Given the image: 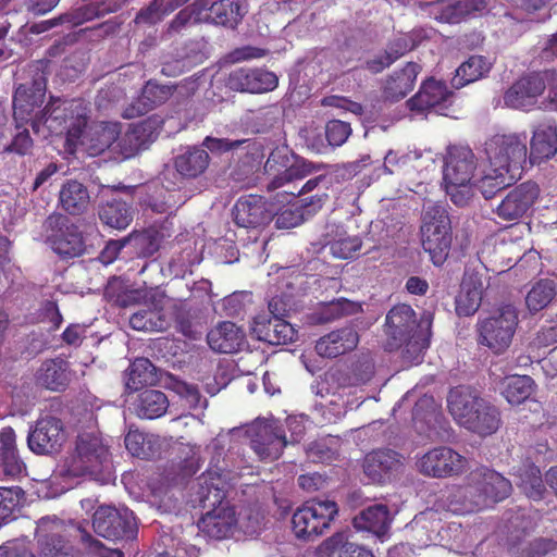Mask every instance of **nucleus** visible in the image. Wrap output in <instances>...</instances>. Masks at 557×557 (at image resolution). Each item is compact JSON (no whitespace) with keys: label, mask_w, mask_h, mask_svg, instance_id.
Segmentation results:
<instances>
[{"label":"nucleus","mask_w":557,"mask_h":557,"mask_svg":"<svg viewBox=\"0 0 557 557\" xmlns=\"http://www.w3.org/2000/svg\"><path fill=\"white\" fill-rule=\"evenodd\" d=\"M48 61L36 60L28 64L32 82L20 84L13 95V119L16 134L7 151L25 156L30 152L34 143L25 124L30 122L34 133L38 134L41 126L47 127L50 134L66 133V143L76 146L83 136L89 121L90 109L82 99L62 101L51 97L50 101L40 112L34 114L45 101L47 89Z\"/></svg>","instance_id":"obj_1"},{"label":"nucleus","mask_w":557,"mask_h":557,"mask_svg":"<svg viewBox=\"0 0 557 557\" xmlns=\"http://www.w3.org/2000/svg\"><path fill=\"white\" fill-rule=\"evenodd\" d=\"M197 500L203 508H212L198 522L199 530L215 540L226 539L236 525L234 508L222 506L226 497L225 480L215 470H207L198 478Z\"/></svg>","instance_id":"obj_2"},{"label":"nucleus","mask_w":557,"mask_h":557,"mask_svg":"<svg viewBox=\"0 0 557 557\" xmlns=\"http://www.w3.org/2000/svg\"><path fill=\"white\" fill-rule=\"evenodd\" d=\"M432 320L430 313H424L417 321L416 312L409 305L394 306L385 319L386 349L392 351L404 345L418 351L426 349L432 335Z\"/></svg>","instance_id":"obj_3"},{"label":"nucleus","mask_w":557,"mask_h":557,"mask_svg":"<svg viewBox=\"0 0 557 557\" xmlns=\"http://www.w3.org/2000/svg\"><path fill=\"white\" fill-rule=\"evenodd\" d=\"M45 244L61 259L87 253L86 238L79 225L61 212L50 213L41 225Z\"/></svg>","instance_id":"obj_4"},{"label":"nucleus","mask_w":557,"mask_h":557,"mask_svg":"<svg viewBox=\"0 0 557 557\" xmlns=\"http://www.w3.org/2000/svg\"><path fill=\"white\" fill-rule=\"evenodd\" d=\"M111 463V453L103 438L95 433L79 434L74 451L66 458V472L72 476L98 475Z\"/></svg>","instance_id":"obj_5"},{"label":"nucleus","mask_w":557,"mask_h":557,"mask_svg":"<svg viewBox=\"0 0 557 557\" xmlns=\"http://www.w3.org/2000/svg\"><path fill=\"white\" fill-rule=\"evenodd\" d=\"M484 146L493 171H504L511 178H520L528 157L527 136L496 134Z\"/></svg>","instance_id":"obj_6"},{"label":"nucleus","mask_w":557,"mask_h":557,"mask_svg":"<svg viewBox=\"0 0 557 557\" xmlns=\"http://www.w3.org/2000/svg\"><path fill=\"white\" fill-rule=\"evenodd\" d=\"M338 513L334 500L312 498L298 507L292 517V530L299 540L311 541L330 529Z\"/></svg>","instance_id":"obj_7"},{"label":"nucleus","mask_w":557,"mask_h":557,"mask_svg":"<svg viewBox=\"0 0 557 557\" xmlns=\"http://www.w3.org/2000/svg\"><path fill=\"white\" fill-rule=\"evenodd\" d=\"M517 326V310L511 305H504L478 321V342L494 354H502L510 346Z\"/></svg>","instance_id":"obj_8"},{"label":"nucleus","mask_w":557,"mask_h":557,"mask_svg":"<svg viewBox=\"0 0 557 557\" xmlns=\"http://www.w3.org/2000/svg\"><path fill=\"white\" fill-rule=\"evenodd\" d=\"M264 172L272 175L267 189L274 191L285 184L302 180L314 171L312 163L298 158L287 145L276 146L264 163Z\"/></svg>","instance_id":"obj_9"},{"label":"nucleus","mask_w":557,"mask_h":557,"mask_svg":"<svg viewBox=\"0 0 557 557\" xmlns=\"http://www.w3.org/2000/svg\"><path fill=\"white\" fill-rule=\"evenodd\" d=\"M95 532L103 539L132 540L137 535V523L132 510L126 507L99 506L92 516Z\"/></svg>","instance_id":"obj_10"},{"label":"nucleus","mask_w":557,"mask_h":557,"mask_svg":"<svg viewBox=\"0 0 557 557\" xmlns=\"http://www.w3.org/2000/svg\"><path fill=\"white\" fill-rule=\"evenodd\" d=\"M467 482L466 493L478 494V500L474 502L471 510H480L487 499L494 503L500 502L511 493L510 481L484 466L472 470L467 476Z\"/></svg>","instance_id":"obj_11"},{"label":"nucleus","mask_w":557,"mask_h":557,"mask_svg":"<svg viewBox=\"0 0 557 557\" xmlns=\"http://www.w3.org/2000/svg\"><path fill=\"white\" fill-rule=\"evenodd\" d=\"M416 465L421 474L443 479L461 474L468 460L450 447L438 446L424 453Z\"/></svg>","instance_id":"obj_12"},{"label":"nucleus","mask_w":557,"mask_h":557,"mask_svg":"<svg viewBox=\"0 0 557 557\" xmlns=\"http://www.w3.org/2000/svg\"><path fill=\"white\" fill-rule=\"evenodd\" d=\"M539 197V185L532 181L523 182L507 193L495 213L504 221L519 220L528 214Z\"/></svg>","instance_id":"obj_13"},{"label":"nucleus","mask_w":557,"mask_h":557,"mask_svg":"<svg viewBox=\"0 0 557 557\" xmlns=\"http://www.w3.org/2000/svg\"><path fill=\"white\" fill-rule=\"evenodd\" d=\"M65 442L63 422L51 416L37 420L35 428L27 436V444L32 451L38 455L58 453Z\"/></svg>","instance_id":"obj_14"},{"label":"nucleus","mask_w":557,"mask_h":557,"mask_svg":"<svg viewBox=\"0 0 557 557\" xmlns=\"http://www.w3.org/2000/svg\"><path fill=\"white\" fill-rule=\"evenodd\" d=\"M277 85L276 74L263 67H238L233 70L226 79V86L231 90L248 94L269 92Z\"/></svg>","instance_id":"obj_15"},{"label":"nucleus","mask_w":557,"mask_h":557,"mask_svg":"<svg viewBox=\"0 0 557 557\" xmlns=\"http://www.w3.org/2000/svg\"><path fill=\"white\" fill-rule=\"evenodd\" d=\"M36 539L38 557H69L66 527L62 520L42 517L37 523Z\"/></svg>","instance_id":"obj_16"},{"label":"nucleus","mask_w":557,"mask_h":557,"mask_svg":"<svg viewBox=\"0 0 557 557\" xmlns=\"http://www.w3.org/2000/svg\"><path fill=\"white\" fill-rule=\"evenodd\" d=\"M555 72L531 73L515 82L505 92L504 102L512 109H523L534 102L546 88V81L554 78Z\"/></svg>","instance_id":"obj_17"},{"label":"nucleus","mask_w":557,"mask_h":557,"mask_svg":"<svg viewBox=\"0 0 557 557\" xmlns=\"http://www.w3.org/2000/svg\"><path fill=\"white\" fill-rule=\"evenodd\" d=\"M487 8L485 0H436L424 9L441 23L458 24L469 16L482 13Z\"/></svg>","instance_id":"obj_18"},{"label":"nucleus","mask_w":557,"mask_h":557,"mask_svg":"<svg viewBox=\"0 0 557 557\" xmlns=\"http://www.w3.org/2000/svg\"><path fill=\"white\" fill-rule=\"evenodd\" d=\"M251 448L261 460H276L287 444L284 431L271 422H258L251 429Z\"/></svg>","instance_id":"obj_19"},{"label":"nucleus","mask_w":557,"mask_h":557,"mask_svg":"<svg viewBox=\"0 0 557 557\" xmlns=\"http://www.w3.org/2000/svg\"><path fill=\"white\" fill-rule=\"evenodd\" d=\"M232 214L234 222L246 228L267 225L273 219V211L267 199L259 195H246L238 198Z\"/></svg>","instance_id":"obj_20"},{"label":"nucleus","mask_w":557,"mask_h":557,"mask_svg":"<svg viewBox=\"0 0 557 557\" xmlns=\"http://www.w3.org/2000/svg\"><path fill=\"white\" fill-rule=\"evenodd\" d=\"M453 99L454 92L445 83L430 78L408 102L414 111L423 112L433 109L442 115H448Z\"/></svg>","instance_id":"obj_21"},{"label":"nucleus","mask_w":557,"mask_h":557,"mask_svg":"<svg viewBox=\"0 0 557 557\" xmlns=\"http://www.w3.org/2000/svg\"><path fill=\"white\" fill-rule=\"evenodd\" d=\"M476 169V158L473 151L461 145L447 149L444 165V182L455 184L470 183Z\"/></svg>","instance_id":"obj_22"},{"label":"nucleus","mask_w":557,"mask_h":557,"mask_svg":"<svg viewBox=\"0 0 557 557\" xmlns=\"http://www.w3.org/2000/svg\"><path fill=\"white\" fill-rule=\"evenodd\" d=\"M174 86L148 81L141 88L140 95L128 104L123 112L124 119H135L147 114L158 106L164 103L173 95Z\"/></svg>","instance_id":"obj_23"},{"label":"nucleus","mask_w":557,"mask_h":557,"mask_svg":"<svg viewBox=\"0 0 557 557\" xmlns=\"http://www.w3.org/2000/svg\"><path fill=\"white\" fill-rule=\"evenodd\" d=\"M251 330L259 341L270 345L292 343L297 335V332L289 322L265 313L258 314L253 319Z\"/></svg>","instance_id":"obj_24"},{"label":"nucleus","mask_w":557,"mask_h":557,"mask_svg":"<svg viewBox=\"0 0 557 557\" xmlns=\"http://www.w3.org/2000/svg\"><path fill=\"white\" fill-rule=\"evenodd\" d=\"M403 456L388 448L369 453L363 460L364 474L373 483H384L403 467Z\"/></svg>","instance_id":"obj_25"},{"label":"nucleus","mask_w":557,"mask_h":557,"mask_svg":"<svg viewBox=\"0 0 557 557\" xmlns=\"http://www.w3.org/2000/svg\"><path fill=\"white\" fill-rule=\"evenodd\" d=\"M483 401L484 399L480 397L475 389L462 385L453 387L447 396V407L450 414L465 428L468 426L479 409V405Z\"/></svg>","instance_id":"obj_26"},{"label":"nucleus","mask_w":557,"mask_h":557,"mask_svg":"<svg viewBox=\"0 0 557 557\" xmlns=\"http://www.w3.org/2000/svg\"><path fill=\"white\" fill-rule=\"evenodd\" d=\"M209 347L220 354H235L246 344L244 330L234 322L223 321L211 329L207 334Z\"/></svg>","instance_id":"obj_27"},{"label":"nucleus","mask_w":557,"mask_h":557,"mask_svg":"<svg viewBox=\"0 0 557 557\" xmlns=\"http://www.w3.org/2000/svg\"><path fill=\"white\" fill-rule=\"evenodd\" d=\"M422 247L429 252L432 262L441 265L446 260L451 245L450 225L423 223L421 226Z\"/></svg>","instance_id":"obj_28"},{"label":"nucleus","mask_w":557,"mask_h":557,"mask_svg":"<svg viewBox=\"0 0 557 557\" xmlns=\"http://www.w3.org/2000/svg\"><path fill=\"white\" fill-rule=\"evenodd\" d=\"M483 290L482 276L476 272H466L456 297V313L459 317L473 315L481 306Z\"/></svg>","instance_id":"obj_29"},{"label":"nucleus","mask_w":557,"mask_h":557,"mask_svg":"<svg viewBox=\"0 0 557 557\" xmlns=\"http://www.w3.org/2000/svg\"><path fill=\"white\" fill-rule=\"evenodd\" d=\"M359 343V335L352 327H343L330 332L315 343V351L325 358H336L354 350Z\"/></svg>","instance_id":"obj_30"},{"label":"nucleus","mask_w":557,"mask_h":557,"mask_svg":"<svg viewBox=\"0 0 557 557\" xmlns=\"http://www.w3.org/2000/svg\"><path fill=\"white\" fill-rule=\"evenodd\" d=\"M90 202L88 188L74 178L65 180L59 190L58 206L69 215L84 214Z\"/></svg>","instance_id":"obj_31"},{"label":"nucleus","mask_w":557,"mask_h":557,"mask_svg":"<svg viewBox=\"0 0 557 557\" xmlns=\"http://www.w3.org/2000/svg\"><path fill=\"white\" fill-rule=\"evenodd\" d=\"M158 136L156 121L144 120L129 126L121 140V149L126 158L146 149Z\"/></svg>","instance_id":"obj_32"},{"label":"nucleus","mask_w":557,"mask_h":557,"mask_svg":"<svg viewBox=\"0 0 557 557\" xmlns=\"http://www.w3.org/2000/svg\"><path fill=\"white\" fill-rule=\"evenodd\" d=\"M69 362L60 357L45 360L36 372V382L40 386L62 392L70 384Z\"/></svg>","instance_id":"obj_33"},{"label":"nucleus","mask_w":557,"mask_h":557,"mask_svg":"<svg viewBox=\"0 0 557 557\" xmlns=\"http://www.w3.org/2000/svg\"><path fill=\"white\" fill-rule=\"evenodd\" d=\"M420 65L408 62L400 71L395 72L385 83L384 97L392 101L405 98L414 88Z\"/></svg>","instance_id":"obj_34"},{"label":"nucleus","mask_w":557,"mask_h":557,"mask_svg":"<svg viewBox=\"0 0 557 557\" xmlns=\"http://www.w3.org/2000/svg\"><path fill=\"white\" fill-rule=\"evenodd\" d=\"M392 518L386 505L377 504L363 509L357 515L352 524L357 530L368 531L376 536L387 533Z\"/></svg>","instance_id":"obj_35"},{"label":"nucleus","mask_w":557,"mask_h":557,"mask_svg":"<svg viewBox=\"0 0 557 557\" xmlns=\"http://www.w3.org/2000/svg\"><path fill=\"white\" fill-rule=\"evenodd\" d=\"M247 13L242 0H216L212 4V14H207L211 24L235 29Z\"/></svg>","instance_id":"obj_36"},{"label":"nucleus","mask_w":557,"mask_h":557,"mask_svg":"<svg viewBox=\"0 0 557 557\" xmlns=\"http://www.w3.org/2000/svg\"><path fill=\"white\" fill-rule=\"evenodd\" d=\"M557 152V129L553 126L540 125L531 139L530 162L540 164Z\"/></svg>","instance_id":"obj_37"},{"label":"nucleus","mask_w":557,"mask_h":557,"mask_svg":"<svg viewBox=\"0 0 557 557\" xmlns=\"http://www.w3.org/2000/svg\"><path fill=\"white\" fill-rule=\"evenodd\" d=\"M0 461L7 475H20L25 465L18 456L16 448V435L11 426L0 431Z\"/></svg>","instance_id":"obj_38"},{"label":"nucleus","mask_w":557,"mask_h":557,"mask_svg":"<svg viewBox=\"0 0 557 557\" xmlns=\"http://www.w3.org/2000/svg\"><path fill=\"white\" fill-rule=\"evenodd\" d=\"M126 449L140 459H154L161 455L162 443L159 436L129 430L124 438Z\"/></svg>","instance_id":"obj_39"},{"label":"nucleus","mask_w":557,"mask_h":557,"mask_svg":"<svg viewBox=\"0 0 557 557\" xmlns=\"http://www.w3.org/2000/svg\"><path fill=\"white\" fill-rule=\"evenodd\" d=\"M110 8H101L99 3H91L78 9L60 14L57 17L44 21L47 29L50 30L59 25H65L67 29H72L82 25L84 22L91 20L96 16L103 15L112 12Z\"/></svg>","instance_id":"obj_40"},{"label":"nucleus","mask_w":557,"mask_h":557,"mask_svg":"<svg viewBox=\"0 0 557 557\" xmlns=\"http://www.w3.org/2000/svg\"><path fill=\"white\" fill-rule=\"evenodd\" d=\"M491 69L492 63L486 57L471 55L458 66L451 84L455 88H462L470 83L485 77Z\"/></svg>","instance_id":"obj_41"},{"label":"nucleus","mask_w":557,"mask_h":557,"mask_svg":"<svg viewBox=\"0 0 557 557\" xmlns=\"http://www.w3.org/2000/svg\"><path fill=\"white\" fill-rule=\"evenodd\" d=\"M98 215L103 224L115 230H125L133 221L131 207L125 201L116 198L100 205Z\"/></svg>","instance_id":"obj_42"},{"label":"nucleus","mask_w":557,"mask_h":557,"mask_svg":"<svg viewBox=\"0 0 557 557\" xmlns=\"http://www.w3.org/2000/svg\"><path fill=\"white\" fill-rule=\"evenodd\" d=\"M176 171L184 177L195 178L201 175L209 165V154L197 147L177 156L174 162Z\"/></svg>","instance_id":"obj_43"},{"label":"nucleus","mask_w":557,"mask_h":557,"mask_svg":"<svg viewBox=\"0 0 557 557\" xmlns=\"http://www.w3.org/2000/svg\"><path fill=\"white\" fill-rule=\"evenodd\" d=\"M502 423L499 410L484 399L475 414H473L466 429L480 435H491L495 433Z\"/></svg>","instance_id":"obj_44"},{"label":"nucleus","mask_w":557,"mask_h":557,"mask_svg":"<svg viewBox=\"0 0 557 557\" xmlns=\"http://www.w3.org/2000/svg\"><path fill=\"white\" fill-rule=\"evenodd\" d=\"M535 382L529 375H511L503 382L502 395L512 405L518 406L534 393Z\"/></svg>","instance_id":"obj_45"},{"label":"nucleus","mask_w":557,"mask_h":557,"mask_svg":"<svg viewBox=\"0 0 557 557\" xmlns=\"http://www.w3.org/2000/svg\"><path fill=\"white\" fill-rule=\"evenodd\" d=\"M325 247L337 259H352L357 257L362 247V240L359 236H350L345 231L336 232L334 236H325Z\"/></svg>","instance_id":"obj_46"},{"label":"nucleus","mask_w":557,"mask_h":557,"mask_svg":"<svg viewBox=\"0 0 557 557\" xmlns=\"http://www.w3.org/2000/svg\"><path fill=\"white\" fill-rule=\"evenodd\" d=\"M169 407L166 395L158 389H145L139 394L137 414L145 419H157L162 417Z\"/></svg>","instance_id":"obj_47"},{"label":"nucleus","mask_w":557,"mask_h":557,"mask_svg":"<svg viewBox=\"0 0 557 557\" xmlns=\"http://www.w3.org/2000/svg\"><path fill=\"white\" fill-rule=\"evenodd\" d=\"M362 310L361 305L346 298H337L324 304L318 312H315V321L324 324L334 322L344 317L355 315Z\"/></svg>","instance_id":"obj_48"},{"label":"nucleus","mask_w":557,"mask_h":557,"mask_svg":"<svg viewBox=\"0 0 557 557\" xmlns=\"http://www.w3.org/2000/svg\"><path fill=\"white\" fill-rule=\"evenodd\" d=\"M557 295V284L554 280L542 278L536 282L525 297V304L531 312H539L547 307Z\"/></svg>","instance_id":"obj_49"},{"label":"nucleus","mask_w":557,"mask_h":557,"mask_svg":"<svg viewBox=\"0 0 557 557\" xmlns=\"http://www.w3.org/2000/svg\"><path fill=\"white\" fill-rule=\"evenodd\" d=\"M129 325L136 331H165L169 323L160 310L140 309L129 318Z\"/></svg>","instance_id":"obj_50"},{"label":"nucleus","mask_w":557,"mask_h":557,"mask_svg":"<svg viewBox=\"0 0 557 557\" xmlns=\"http://www.w3.org/2000/svg\"><path fill=\"white\" fill-rule=\"evenodd\" d=\"M324 544L327 549L338 550V557H374L371 549L347 541L346 535L342 532L330 536Z\"/></svg>","instance_id":"obj_51"},{"label":"nucleus","mask_w":557,"mask_h":557,"mask_svg":"<svg viewBox=\"0 0 557 557\" xmlns=\"http://www.w3.org/2000/svg\"><path fill=\"white\" fill-rule=\"evenodd\" d=\"M517 180L511 178L509 173L493 171L490 166L488 172L479 181V189L485 199H491Z\"/></svg>","instance_id":"obj_52"},{"label":"nucleus","mask_w":557,"mask_h":557,"mask_svg":"<svg viewBox=\"0 0 557 557\" xmlns=\"http://www.w3.org/2000/svg\"><path fill=\"white\" fill-rule=\"evenodd\" d=\"M153 364L147 358H137L129 367L127 388L137 391L153 381Z\"/></svg>","instance_id":"obj_53"},{"label":"nucleus","mask_w":557,"mask_h":557,"mask_svg":"<svg viewBox=\"0 0 557 557\" xmlns=\"http://www.w3.org/2000/svg\"><path fill=\"white\" fill-rule=\"evenodd\" d=\"M520 486L529 498L533 500L542 499L546 488L540 468L534 465L528 466L521 475Z\"/></svg>","instance_id":"obj_54"},{"label":"nucleus","mask_w":557,"mask_h":557,"mask_svg":"<svg viewBox=\"0 0 557 557\" xmlns=\"http://www.w3.org/2000/svg\"><path fill=\"white\" fill-rule=\"evenodd\" d=\"M129 243H134L139 257L150 258L160 248L161 237L157 231H144L141 233H132L128 235Z\"/></svg>","instance_id":"obj_55"},{"label":"nucleus","mask_w":557,"mask_h":557,"mask_svg":"<svg viewBox=\"0 0 557 557\" xmlns=\"http://www.w3.org/2000/svg\"><path fill=\"white\" fill-rule=\"evenodd\" d=\"M165 0H152L147 7L140 9L136 16V24L154 25L163 20L165 15L171 13L170 3Z\"/></svg>","instance_id":"obj_56"},{"label":"nucleus","mask_w":557,"mask_h":557,"mask_svg":"<svg viewBox=\"0 0 557 557\" xmlns=\"http://www.w3.org/2000/svg\"><path fill=\"white\" fill-rule=\"evenodd\" d=\"M24 491L18 486L0 487V521L10 519L18 508Z\"/></svg>","instance_id":"obj_57"},{"label":"nucleus","mask_w":557,"mask_h":557,"mask_svg":"<svg viewBox=\"0 0 557 557\" xmlns=\"http://www.w3.org/2000/svg\"><path fill=\"white\" fill-rule=\"evenodd\" d=\"M350 123L341 120H331L325 125V137L332 147H341L351 135Z\"/></svg>","instance_id":"obj_58"},{"label":"nucleus","mask_w":557,"mask_h":557,"mask_svg":"<svg viewBox=\"0 0 557 557\" xmlns=\"http://www.w3.org/2000/svg\"><path fill=\"white\" fill-rule=\"evenodd\" d=\"M373 366L369 362H356L343 377V386H360L368 383L373 376Z\"/></svg>","instance_id":"obj_59"},{"label":"nucleus","mask_w":557,"mask_h":557,"mask_svg":"<svg viewBox=\"0 0 557 557\" xmlns=\"http://www.w3.org/2000/svg\"><path fill=\"white\" fill-rule=\"evenodd\" d=\"M275 225L277 228H292L304 222L306 216L299 207L284 208L275 213Z\"/></svg>","instance_id":"obj_60"},{"label":"nucleus","mask_w":557,"mask_h":557,"mask_svg":"<svg viewBox=\"0 0 557 557\" xmlns=\"http://www.w3.org/2000/svg\"><path fill=\"white\" fill-rule=\"evenodd\" d=\"M197 25L190 14L184 9L180 10L176 15L170 21L164 30L163 35L168 38H172L176 35H181L189 26Z\"/></svg>","instance_id":"obj_61"},{"label":"nucleus","mask_w":557,"mask_h":557,"mask_svg":"<svg viewBox=\"0 0 557 557\" xmlns=\"http://www.w3.org/2000/svg\"><path fill=\"white\" fill-rule=\"evenodd\" d=\"M469 184L470 183L455 184L454 182H445L446 194L456 206L463 207L471 199L472 194Z\"/></svg>","instance_id":"obj_62"},{"label":"nucleus","mask_w":557,"mask_h":557,"mask_svg":"<svg viewBox=\"0 0 557 557\" xmlns=\"http://www.w3.org/2000/svg\"><path fill=\"white\" fill-rule=\"evenodd\" d=\"M269 53L267 49L253 47V46H243L235 48L232 50L227 58L233 63L249 61L253 59H261Z\"/></svg>","instance_id":"obj_63"},{"label":"nucleus","mask_w":557,"mask_h":557,"mask_svg":"<svg viewBox=\"0 0 557 557\" xmlns=\"http://www.w3.org/2000/svg\"><path fill=\"white\" fill-rule=\"evenodd\" d=\"M413 48L414 42L410 37L400 36L389 41L384 52L388 55L389 59H393L394 63L407 52L411 51Z\"/></svg>","instance_id":"obj_64"}]
</instances>
